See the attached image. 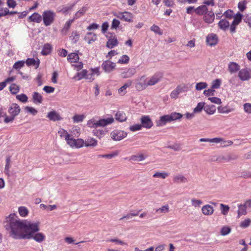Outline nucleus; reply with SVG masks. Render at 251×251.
<instances>
[{"label": "nucleus", "mask_w": 251, "mask_h": 251, "mask_svg": "<svg viewBox=\"0 0 251 251\" xmlns=\"http://www.w3.org/2000/svg\"><path fill=\"white\" fill-rule=\"evenodd\" d=\"M17 100L22 102H26L27 101L28 98L27 96L24 94H21L16 96Z\"/></svg>", "instance_id": "obj_56"}, {"label": "nucleus", "mask_w": 251, "mask_h": 251, "mask_svg": "<svg viewBox=\"0 0 251 251\" xmlns=\"http://www.w3.org/2000/svg\"><path fill=\"white\" fill-rule=\"evenodd\" d=\"M207 11V7L205 5H201L195 9L196 13L199 15H204Z\"/></svg>", "instance_id": "obj_31"}, {"label": "nucleus", "mask_w": 251, "mask_h": 251, "mask_svg": "<svg viewBox=\"0 0 251 251\" xmlns=\"http://www.w3.org/2000/svg\"><path fill=\"white\" fill-rule=\"evenodd\" d=\"M215 18V15L212 11H207L204 15L203 19L204 22L208 24L213 23Z\"/></svg>", "instance_id": "obj_17"}, {"label": "nucleus", "mask_w": 251, "mask_h": 251, "mask_svg": "<svg viewBox=\"0 0 251 251\" xmlns=\"http://www.w3.org/2000/svg\"><path fill=\"white\" fill-rule=\"evenodd\" d=\"M20 106L16 103H12L8 109V113L10 116L5 115L4 122L5 123L12 122L16 116L20 112Z\"/></svg>", "instance_id": "obj_3"}, {"label": "nucleus", "mask_w": 251, "mask_h": 251, "mask_svg": "<svg viewBox=\"0 0 251 251\" xmlns=\"http://www.w3.org/2000/svg\"><path fill=\"white\" fill-rule=\"evenodd\" d=\"M79 57L76 53L72 52L68 54L67 60L70 63H76L78 61Z\"/></svg>", "instance_id": "obj_26"}, {"label": "nucleus", "mask_w": 251, "mask_h": 251, "mask_svg": "<svg viewBox=\"0 0 251 251\" xmlns=\"http://www.w3.org/2000/svg\"><path fill=\"white\" fill-rule=\"evenodd\" d=\"M114 121L113 117L106 119H100L97 120L95 118L89 120L87 122V126L91 128H96L98 127H104L112 124Z\"/></svg>", "instance_id": "obj_2"}, {"label": "nucleus", "mask_w": 251, "mask_h": 251, "mask_svg": "<svg viewBox=\"0 0 251 251\" xmlns=\"http://www.w3.org/2000/svg\"><path fill=\"white\" fill-rule=\"evenodd\" d=\"M97 144V140L93 138H89L85 140L84 145L86 147H96Z\"/></svg>", "instance_id": "obj_28"}, {"label": "nucleus", "mask_w": 251, "mask_h": 251, "mask_svg": "<svg viewBox=\"0 0 251 251\" xmlns=\"http://www.w3.org/2000/svg\"><path fill=\"white\" fill-rule=\"evenodd\" d=\"M244 109L246 113L251 114V103H245L244 104Z\"/></svg>", "instance_id": "obj_64"}, {"label": "nucleus", "mask_w": 251, "mask_h": 251, "mask_svg": "<svg viewBox=\"0 0 251 251\" xmlns=\"http://www.w3.org/2000/svg\"><path fill=\"white\" fill-rule=\"evenodd\" d=\"M247 3L246 0L241 1L238 3V7L241 11L243 12L245 10Z\"/></svg>", "instance_id": "obj_59"}, {"label": "nucleus", "mask_w": 251, "mask_h": 251, "mask_svg": "<svg viewBox=\"0 0 251 251\" xmlns=\"http://www.w3.org/2000/svg\"><path fill=\"white\" fill-rule=\"evenodd\" d=\"M240 66L234 62H230L228 65V71L230 74H235L240 70Z\"/></svg>", "instance_id": "obj_15"}, {"label": "nucleus", "mask_w": 251, "mask_h": 251, "mask_svg": "<svg viewBox=\"0 0 251 251\" xmlns=\"http://www.w3.org/2000/svg\"><path fill=\"white\" fill-rule=\"evenodd\" d=\"M251 224V220L247 219L241 222L240 223V226L242 228H246L248 227Z\"/></svg>", "instance_id": "obj_58"}, {"label": "nucleus", "mask_w": 251, "mask_h": 251, "mask_svg": "<svg viewBox=\"0 0 251 251\" xmlns=\"http://www.w3.org/2000/svg\"><path fill=\"white\" fill-rule=\"evenodd\" d=\"M129 61V57L126 55H123L118 61L120 64H127Z\"/></svg>", "instance_id": "obj_49"}, {"label": "nucleus", "mask_w": 251, "mask_h": 251, "mask_svg": "<svg viewBox=\"0 0 251 251\" xmlns=\"http://www.w3.org/2000/svg\"><path fill=\"white\" fill-rule=\"evenodd\" d=\"M221 84V81L219 79L214 80L212 82L211 87L212 89H218L220 88Z\"/></svg>", "instance_id": "obj_53"}, {"label": "nucleus", "mask_w": 251, "mask_h": 251, "mask_svg": "<svg viewBox=\"0 0 251 251\" xmlns=\"http://www.w3.org/2000/svg\"><path fill=\"white\" fill-rule=\"evenodd\" d=\"M10 228V235L15 239H33L38 243L45 240L42 233H37L39 229V222L33 223L27 220H21L16 214H10L6 218Z\"/></svg>", "instance_id": "obj_1"}, {"label": "nucleus", "mask_w": 251, "mask_h": 251, "mask_svg": "<svg viewBox=\"0 0 251 251\" xmlns=\"http://www.w3.org/2000/svg\"><path fill=\"white\" fill-rule=\"evenodd\" d=\"M75 20L74 18L73 19L69 20L65 24L63 29L61 30V33L64 34H67L68 31L69 30L72 24Z\"/></svg>", "instance_id": "obj_32"}, {"label": "nucleus", "mask_w": 251, "mask_h": 251, "mask_svg": "<svg viewBox=\"0 0 251 251\" xmlns=\"http://www.w3.org/2000/svg\"><path fill=\"white\" fill-rule=\"evenodd\" d=\"M218 110L220 113H228L231 112L232 109L227 106H219L218 108Z\"/></svg>", "instance_id": "obj_46"}, {"label": "nucleus", "mask_w": 251, "mask_h": 251, "mask_svg": "<svg viewBox=\"0 0 251 251\" xmlns=\"http://www.w3.org/2000/svg\"><path fill=\"white\" fill-rule=\"evenodd\" d=\"M19 215L22 217H25L28 215L29 211L28 209L24 206H20L18 208Z\"/></svg>", "instance_id": "obj_35"}, {"label": "nucleus", "mask_w": 251, "mask_h": 251, "mask_svg": "<svg viewBox=\"0 0 251 251\" xmlns=\"http://www.w3.org/2000/svg\"><path fill=\"white\" fill-rule=\"evenodd\" d=\"M171 122L169 115H165L160 117V119L156 121L157 126H162L165 125L167 123Z\"/></svg>", "instance_id": "obj_18"}, {"label": "nucleus", "mask_w": 251, "mask_h": 251, "mask_svg": "<svg viewBox=\"0 0 251 251\" xmlns=\"http://www.w3.org/2000/svg\"><path fill=\"white\" fill-rule=\"evenodd\" d=\"M218 41V38L217 35L214 33L209 34L206 39V44L209 46H215Z\"/></svg>", "instance_id": "obj_13"}, {"label": "nucleus", "mask_w": 251, "mask_h": 251, "mask_svg": "<svg viewBox=\"0 0 251 251\" xmlns=\"http://www.w3.org/2000/svg\"><path fill=\"white\" fill-rule=\"evenodd\" d=\"M126 133L124 131L116 129L111 133V137L116 141H120L126 136Z\"/></svg>", "instance_id": "obj_9"}, {"label": "nucleus", "mask_w": 251, "mask_h": 251, "mask_svg": "<svg viewBox=\"0 0 251 251\" xmlns=\"http://www.w3.org/2000/svg\"><path fill=\"white\" fill-rule=\"evenodd\" d=\"M247 205L245 202L244 204H240L238 205V218H239L242 215H245L247 214Z\"/></svg>", "instance_id": "obj_29"}, {"label": "nucleus", "mask_w": 251, "mask_h": 251, "mask_svg": "<svg viewBox=\"0 0 251 251\" xmlns=\"http://www.w3.org/2000/svg\"><path fill=\"white\" fill-rule=\"evenodd\" d=\"M173 181L175 183H185L187 182V179L182 175H177L174 177Z\"/></svg>", "instance_id": "obj_34"}, {"label": "nucleus", "mask_w": 251, "mask_h": 251, "mask_svg": "<svg viewBox=\"0 0 251 251\" xmlns=\"http://www.w3.org/2000/svg\"><path fill=\"white\" fill-rule=\"evenodd\" d=\"M151 30L152 31L154 32V33L158 34L159 35L162 34V32L160 27L155 25H152V26H151Z\"/></svg>", "instance_id": "obj_55"}, {"label": "nucleus", "mask_w": 251, "mask_h": 251, "mask_svg": "<svg viewBox=\"0 0 251 251\" xmlns=\"http://www.w3.org/2000/svg\"><path fill=\"white\" fill-rule=\"evenodd\" d=\"M20 90V87L18 85L13 83L9 87V91L13 94H16Z\"/></svg>", "instance_id": "obj_41"}, {"label": "nucleus", "mask_w": 251, "mask_h": 251, "mask_svg": "<svg viewBox=\"0 0 251 251\" xmlns=\"http://www.w3.org/2000/svg\"><path fill=\"white\" fill-rule=\"evenodd\" d=\"M97 40V35L95 33L91 32L87 33L84 37V40L87 41L89 44H91Z\"/></svg>", "instance_id": "obj_16"}, {"label": "nucleus", "mask_w": 251, "mask_h": 251, "mask_svg": "<svg viewBox=\"0 0 251 251\" xmlns=\"http://www.w3.org/2000/svg\"><path fill=\"white\" fill-rule=\"evenodd\" d=\"M59 136L62 138H64L66 142L69 140V139L71 137V135L68 133L67 130L64 129H61L58 132Z\"/></svg>", "instance_id": "obj_30"}, {"label": "nucleus", "mask_w": 251, "mask_h": 251, "mask_svg": "<svg viewBox=\"0 0 251 251\" xmlns=\"http://www.w3.org/2000/svg\"><path fill=\"white\" fill-rule=\"evenodd\" d=\"M147 83H148L147 78L145 75H143L137 80L135 84V88L138 91H143L149 86Z\"/></svg>", "instance_id": "obj_6"}, {"label": "nucleus", "mask_w": 251, "mask_h": 251, "mask_svg": "<svg viewBox=\"0 0 251 251\" xmlns=\"http://www.w3.org/2000/svg\"><path fill=\"white\" fill-rule=\"evenodd\" d=\"M176 88L179 91V93H184L188 90V86L184 84L178 85Z\"/></svg>", "instance_id": "obj_51"}, {"label": "nucleus", "mask_w": 251, "mask_h": 251, "mask_svg": "<svg viewBox=\"0 0 251 251\" xmlns=\"http://www.w3.org/2000/svg\"><path fill=\"white\" fill-rule=\"evenodd\" d=\"M52 50V46L50 44H45L43 47L41 53L42 55H47L50 53Z\"/></svg>", "instance_id": "obj_27"}, {"label": "nucleus", "mask_w": 251, "mask_h": 251, "mask_svg": "<svg viewBox=\"0 0 251 251\" xmlns=\"http://www.w3.org/2000/svg\"><path fill=\"white\" fill-rule=\"evenodd\" d=\"M116 16L119 19L125 22L131 23L133 21V15L129 12H119Z\"/></svg>", "instance_id": "obj_8"}, {"label": "nucleus", "mask_w": 251, "mask_h": 251, "mask_svg": "<svg viewBox=\"0 0 251 251\" xmlns=\"http://www.w3.org/2000/svg\"><path fill=\"white\" fill-rule=\"evenodd\" d=\"M131 81H129L128 82L125 83L123 86L120 88L118 90V93L121 95H124L126 93V89L127 87H129L131 85Z\"/></svg>", "instance_id": "obj_37"}, {"label": "nucleus", "mask_w": 251, "mask_h": 251, "mask_svg": "<svg viewBox=\"0 0 251 251\" xmlns=\"http://www.w3.org/2000/svg\"><path fill=\"white\" fill-rule=\"evenodd\" d=\"M58 54L62 57H65L67 56L68 51L64 49H60L57 50Z\"/></svg>", "instance_id": "obj_63"}, {"label": "nucleus", "mask_w": 251, "mask_h": 251, "mask_svg": "<svg viewBox=\"0 0 251 251\" xmlns=\"http://www.w3.org/2000/svg\"><path fill=\"white\" fill-rule=\"evenodd\" d=\"M47 118L50 121H60L62 118L60 115L57 113L55 111H51L49 112L47 115Z\"/></svg>", "instance_id": "obj_20"}, {"label": "nucleus", "mask_w": 251, "mask_h": 251, "mask_svg": "<svg viewBox=\"0 0 251 251\" xmlns=\"http://www.w3.org/2000/svg\"><path fill=\"white\" fill-rule=\"evenodd\" d=\"M168 176L167 173L157 172L153 175V177H159L165 179Z\"/></svg>", "instance_id": "obj_60"}, {"label": "nucleus", "mask_w": 251, "mask_h": 251, "mask_svg": "<svg viewBox=\"0 0 251 251\" xmlns=\"http://www.w3.org/2000/svg\"><path fill=\"white\" fill-rule=\"evenodd\" d=\"M136 73V70L134 68L129 69L126 72H123L121 76L123 78H126L131 77Z\"/></svg>", "instance_id": "obj_25"}, {"label": "nucleus", "mask_w": 251, "mask_h": 251, "mask_svg": "<svg viewBox=\"0 0 251 251\" xmlns=\"http://www.w3.org/2000/svg\"><path fill=\"white\" fill-rule=\"evenodd\" d=\"M204 110L208 114L212 115L216 112V107L214 105H206L204 107Z\"/></svg>", "instance_id": "obj_38"}, {"label": "nucleus", "mask_w": 251, "mask_h": 251, "mask_svg": "<svg viewBox=\"0 0 251 251\" xmlns=\"http://www.w3.org/2000/svg\"><path fill=\"white\" fill-rule=\"evenodd\" d=\"M101 67L105 72L109 73L115 69L116 64L111 61L106 60L102 63Z\"/></svg>", "instance_id": "obj_12"}, {"label": "nucleus", "mask_w": 251, "mask_h": 251, "mask_svg": "<svg viewBox=\"0 0 251 251\" xmlns=\"http://www.w3.org/2000/svg\"><path fill=\"white\" fill-rule=\"evenodd\" d=\"M28 66H35L36 68L39 67L40 61L38 60L36 61L34 58H27L25 62Z\"/></svg>", "instance_id": "obj_33"}, {"label": "nucleus", "mask_w": 251, "mask_h": 251, "mask_svg": "<svg viewBox=\"0 0 251 251\" xmlns=\"http://www.w3.org/2000/svg\"><path fill=\"white\" fill-rule=\"evenodd\" d=\"M42 16L39 13L35 12L28 18L29 22L40 23L42 21Z\"/></svg>", "instance_id": "obj_22"}, {"label": "nucleus", "mask_w": 251, "mask_h": 251, "mask_svg": "<svg viewBox=\"0 0 251 251\" xmlns=\"http://www.w3.org/2000/svg\"><path fill=\"white\" fill-rule=\"evenodd\" d=\"M70 38L73 43H76L79 39V34L76 31H73Z\"/></svg>", "instance_id": "obj_39"}, {"label": "nucleus", "mask_w": 251, "mask_h": 251, "mask_svg": "<svg viewBox=\"0 0 251 251\" xmlns=\"http://www.w3.org/2000/svg\"><path fill=\"white\" fill-rule=\"evenodd\" d=\"M220 209L221 211V213L222 214H223L224 215H226L229 211V207L227 205L221 203Z\"/></svg>", "instance_id": "obj_45"}, {"label": "nucleus", "mask_w": 251, "mask_h": 251, "mask_svg": "<svg viewBox=\"0 0 251 251\" xmlns=\"http://www.w3.org/2000/svg\"><path fill=\"white\" fill-rule=\"evenodd\" d=\"M118 155V152L116 151L113 152L112 153L106 154H100L98 155V158H105L108 159L112 158L115 156H117Z\"/></svg>", "instance_id": "obj_40"}, {"label": "nucleus", "mask_w": 251, "mask_h": 251, "mask_svg": "<svg viewBox=\"0 0 251 251\" xmlns=\"http://www.w3.org/2000/svg\"><path fill=\"white\" fill-rule=\"evenodd\" d=\"M242 17V15L239 12L237 13L234 18V20L232 22L233 24L237 25H239V23L241 22Z\"/></svg>", "instance_id": "obj_47"}, {"label": "nucleus", "mask_w": 251, "mask_h": 251, "mask_svg": "<svg viewBox=\"0 0 251 251\" xmlns=\"http://www.w3.org/2000/svg\"><path fill=\"white\" fill-rule=\"evenodd\" d=\"M204 102H199L198 103L197 106L194 109V113H200L202 109H204Z\"/></svg>", "instance_id": "obj_50"}, {"label": "nucleus", "mask_w": 251, "mask_h": 251, "mask_svg": "<svg viewBox=\"0 0 251 251\" xmlns=\"http://www.w3.org/2000/svg\"><path fill=\"white\" fill-rule=\"evenodd\" d=\"M87 11V8L86 7H83L81 9L78 11L75 14L74 18V19H76L82 16Z\"/></svg>", "instance_id": "obj_52"}, {"label": "nucleus", "mask_w": 251, "mask_h": 251, "mask_svg": "<svg viewBox=\"0 0 251 251\" xmlns=\"http://www.w3.org/2000/svg\"><path fill=\"white\" fill-rule=\"evenodd\" d=\"M90 75L88 74L87 71L86 70H83L81 72L77 73L75 76L73 77V79L77 80H79L83 78L89 80L90 81H92L94 79V77H92V75H91V77H89V75Z\"/></svg>", "instance_id": "obj_10"}, {"label": "nucleus", "mask_w": 251, "mask_h": 251, "mask_svg": "<svg viewBox=\"0 0 251 251\" xmlns=\"http://www.w3.org/2000/svg\"><path fill=\"white\" fill-rule=\"evenodd\" d=\"M145 157L143 154H139L135 155H132L130 157V160L134 161H141L145 159Z\"/></svg>", "instance_id": "obj_42"}, {"label": "nucleus", "mask_w": 251, "mask_h": 251, "mask_svg": "<svg viewBox=\"0 0 251 251\" xmlns=\"http://www.w3.org/2000/svg\"><path fill=\"white\" fill-rule=\"evenodd\" d=\"M169 211V206L168 205H163L160 208L156 209L155 210L156 213H166Z\"/></svg>", "instance_id": "obj_44"}, {"label": "nucleus", "mask_w": 251, "mask_h": 251, "mask_svg": "<svg viewBox=\"0 0 251 251\" xmlns=\"http://www.w3.org/2000/svg\"><path fill=\"white\" fill-rule=\"evenodd\" d=\"M230 228L228 226H224L222 228L221 233L222 235H226L230 233Z\"/></svg>", "instance_id": "obj_62"}, {"label": "nucleus", "mask_w": 251, "mask_h": 251, "mask_svg": "<svg viewBox=\"0 0 251 251\" xmlns=\"http://www.w3.org/2000/svg\"><path fill=\"white\" fill-rule=\"evenodd\" d=\"M42 17L43 23L47 26L53 23L55 13L51 10H46L43 12Z\"/></svg>", "instance_id": "obj_4"}, {"label": "nucleus", "mask_w": 251, "mask_h": 251, "mask_svg": "<svg viewBox=\"0 0 251 251\" xmlns=\"http://www.w3.org/2000/svg\"><path fill=\"white\" fill-rule=\"evenodd\" d=\"M207 84L205 82L197 83L196 85V89L200 91L207 87Z\"/></svg>", "instance_id": "obj_57"}, {"label": "nucleus", "mask_w": 251, "mask_h": 251, "mask_svg": "<svg viewBox=\"0 0 251 251\" xmlns=\"http://www.w3.org/2000/svg\"><path fill=\"white\" fill-rule=\"evenodd\" d=\"M67 143L72 148H80L83 147L84 141L82 139H75L71 136Z\"/></svg>", "instance_id": "obj_7"}, {"label": "nucleus", "mask_w": 251, "mask_h": 251, "mask_svg": "<svg viewBox=\"0 0 251 251\" xmlns=\"http://www.w3.org/2000/svg\"><path fill=\"white\" fill-rule=\"evenodd\" d=\"M162 78L161 73H156L150 78H147L148 86H153L157 83Z\"/></svg>", "instance_id": "obj_11"}, {"label": "nucleus", "mask_w": 251, "mask_h": 251, "mask_svg": "<svg viewBox=\"0 0 251 251\" xmlns=\"http://www.w3.org/2000/svg\"><path fill=\"white\" fill-rule=\"evenodd\" d=\"M192 204L195 207L200 206L202 203V201L200 200H196L195 199H191Z\"/></svg>", "instance_id": "obj_61"}, {"label": "nucleus", "mask_w": 251, "mask_h": 251, "mask_svg": "<svg viewBox=\"0 0 251 251\" xmlns=\"http://www.w3.org/2000/svg\"><path fill=\"white\" fill-rule=\"evenodd\" d=\"M115 119L120 122H123L126 120L127 117L126 114L123 111H118L115 114Z\"/></svg>", "instance_id": "obj_24"}, {"label": "nucleus", "mask_w": 251, "mask_h": 251, "mask_svg": "<svg viewBox=\"0 0 251 251\" xmlns=\"http://www.w3.org/2000/svg\"><path fill=\"white\" fill-rule=\"evenodd\" d=\"M201 211L203 215L209 216L213 214L214 210V208L211 205L209 204H206L202 207Z\"/></svg>", "instance_id": "obj_19"}, {"label": "nucleus", "mask_w": 251, "mask_h": 251, "mask_svg": "<svg viewBox=\"0 0 251 251\" xmlns=\"http://www.w3.org/2000/svg\"><path fill=\"white\" fill-rule=\"evenodd\" d=\"M169 116L171 121L180 119L183 116L181 114L177 112H172Z\"/></svg>", "instance_id": "obj_43"}, {"label": "nucleus", "mask_w": 251, "mask_h": 251, "mask_svg": "<svg viewBox=\"0 0 251 251\" xmlns=\"http://www.w3.org/2000/svg\"><path fill=\"white\" fill-rule=\"evenodd\" d=\"M141 122L142 127H145L146 128H150L153 126V123L148 116H142L141 118Z\"/></svg>", "instance_id": "obj_14"}, {"label": "nucleus", "mask_w": 251, "mask_h": 251, "mask_svg": "<svg viewBox=\"0 0 251 251\" xmlns=\"http://www.w3.org/2000/svg\"><path fill=\"white\" fill-rule=\"evenodd\" d=\"M229 25V22L226 19H223L220 21L218 23L219 28L223 30H226Z\"/></svg>", "instance_id": "obj_36"}, {"label": "nucleus", "mask_w": 251, "mask_h": 251, "mask_svg": "<svg viewBox=\"0 0 251 251\" xmlns=\"http://www.w3.org/2000/svg\"><path fill=\"white\" fill-rule=\"evenodd\" d=\"M85 118L83 115L76 114L73 117L74 123H79L82 122Z\"/></svg>", "instance_id": "obj_48"}, {"label": "nucleus", "mask_w": 251, "mask_h": 251, "mask_svg": "<svg viewBox=\"0 0 251 251\" xmlns=\"http://www.w3.org/2000/svg\"><path fill=\"white\" fill-rule=\"evenodd\" d=\"M25 64V61L23 60L21 61H18L14 63L13 65V68L15 69H19L23 67L24 66V65Z\"/></svg>", "instance_id": "obj_54"}, {"label": "nucleus", "mask_w": 251, "mask_h": 251, "mask_svg": "<svg viewBox=\"0 0 251 251\" xmlns=\"http://www.w3.org/2000/svg\"><path fill=\"white\" fill-rule=\"evenodd\" d=\"M32 100L35 104H40L42 102L43 98L42 96L38 92H35L32 95Z\"/></svg>", "instance_id": "obj_23"}, {"label": "nucleus", "mask_w": 251, "mask_h": 251, "mask_svg": "<svg viewBox=\"0 0 251 251\" xmlns=\"http://www.w3.org/2000/svg\"><path fill=\"white\" fill-rule=\"evenodd\" d=\"M238 76L243 81H248L251 78V70L248 68H243L239 70Z\"/></svg>", "instance_id": "obj_5"}, {"label": "nucleus", "mask_w": 251, "mask_h": 251, "mask_svg": "<svg viewBox=\"0 0 251 251\" xmlns=\"http://www.w3.org/2000/svg\"><path fill=\"white\" fill-rule=\"evenodd\" d=\"M118 44V40L116 36L111 37L108 40L106 43V47L109 49H112Z\"/></svg>", "instance_id": "obj_21"}]
</instances>
